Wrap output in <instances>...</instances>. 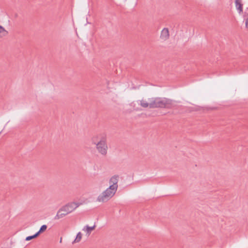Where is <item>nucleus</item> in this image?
<instances>
[{
  "label": "nucleus",
  "mask_w": 248,
  "mask_h": 248,
  "mask_svg": "<svg viewBox=\"0 0 248 248\" xmlns=\"http://www.w3.org/2000/svg\"><path fill=\"white\" fill-rule=\"evenodd\" d=\"M119 178L118 175H114L110 178L109 181V186L98 196L96 200L97 202H106L114 195L118 187Z\"/></svg>",
  "instance_id": "nucleus-1"
},
{
  "label": "nucleus",
  "mask_w": 248,
  "mask_h": 248,
  "mask_svg": "<svg viewBox=\"0 0 248 248\" xmlns=\"http://www.w3.org/2000/svg\"><path fill=\"white\" fill-rule=\"evenodd\" d=\"M150 108H171L174 107L173 101L167 98L152 97L150 98Z\"/></svg>",
  "instance_id": "nucleus-2"
},
{
  "label": "nucleus",
  "mask_w": 248,
  "mask_h": 248,
  "mask_svg": "<svg viewBox=\"0 0 248 248\" xmlns=\"http://www.w3.org/2000/svg\"><path fill=\"white\" fill-rule=\"evenodd\" d=\"M93 143L95 144L96 150L99 153L104 156L107 154L108 147L107 143L106 136H102L99 141Z\"/></svg>",
  "instance_id": "nucleus-3"
},
{
  "label": "nucleus",
  "mask_w": 248,
  "mask_h": 248,
  "mask_svg": "<svg viewBox=\"0 0 248 248\" xmlns=\"http://www.w3.org/2000/svg\"><path fill=\"white\" fill-rule=\"evenodd\" d=\"M80 202H70L62 206L60 208L61 211H64L68 214L74 211L77 208L81 205Z\"/></svg>",
  "instance_id": "nucleus-4"
},
{
  "label": "nucleus",
  "mask_w": 248,
  "mask_h": 248,
  "mask_svg": "<svg viewBox=\"0 0 248 248\" xmlns=\"http://www.w3.org/2000/svg\"><path fill=\"white\" fill-rule=\"evenodd\" d=\"M170 36L169 31L168 28H164L160 34V38L164 41H166L169 39Z\"/></svg>",
  "instance_id": "nucleus-5"
},
{
  "label": "nucleus",
  "mask_w": 248,
  "mask_h": 248,
  "mask_svg": "<svg viewBox=\"0 0 248 248\" xmlns=\"http://www.w3.org/2000/svg\"><path fill=\"white\" fill-rule=\"evenodd\" d=\"M68 214L67 212H64V211H61L60 208L57 212L56 215L55 216L54 219L55 220H58L60 218H62L68 215Z\"/></svg>",
  "instance_id": "nucleus-6"
},
{
  "label": "nucleus",
  "mask_w": 248,
  "mask_h": 248,
  "mask_svg": "<svg viewBox=\"0 0 248 248\" xmlns=\"http://www.w3.org/2000/svg\"><path fill=\"white\" fill-rule=\"evenodd\" d=\"M235 7L239 14L243 11V4L241 3V0H235Z\"/></svg>",
  "instance_id": "nucleus-7"
},
{
  "label": "nucleus",
  "mask_w": 248,
  "mask_h": 248,
  "mask_svg": "<svg viewBox=\"0 0 248 248\" xmlns=\"http://www.w3.org/2000/svg\"><path fill=\"white\" fill-rule=\"evenodd\" d=\"M150 98H149L148 99V101H146L145 100H144V99H142L141 100H140V106H141L142 107L144 108H147L148 107H149V108H150Z\"/></svg>",
  "instance_id": "nucleus-8"
},
{
  "label": "nucleus",
  "mask_w": 248,
  "mask_h": 248,
  "mask_svg": "<svg viewBox=\"0 0 248 248\" xmlns=\"http://www.w3.org/2000/svg\"><path fill=\"white\" fill-rule=\"evenodd\" d=\"M8 31L0 25V38L7 35Z\"/></svg>",
  "instance_id": "nucleus-9"
},
{
  "label": "nucleus",
  "mask_w": 248,
  "mask_h": 248,
  "mask_svg": "<svg viewBox=\"0 0 248 248\" xmlns=\"http://www.w3.org/2000/svg\"><path fill=\"white\" fill-rule=\"evenodd\" d=\"M82 234L80 232L78 233L77 236L74 241L72 242L73 244L79 242L82 238Z\"/></svg>",
  "instance_id": "nucleus-10"
},
{
  "label": "nucleus",
  "mask_w": 248,
  "mask_h": 248,
  "mask_svg": "<svg viewBox=\"0 0 248 248\" xmlns=\"http://www.w3.org/2000/svg\"><path fill=\"white\" fill-rule=\"evenodd\" d=\"M46 229L47 226L46 225H43L41 227L39 231L37 232L36 233L39 236L40 233L44 232L46 230Z\"/></svg>",
  "instance_id": "nucleus-11"
},
{
  "label": "nucleus",
  "mask_w": 248,
  "mask_h": 248,
  "mask_svg": "<svg viewBox=\"0 0 248 248\" xmlns=\"http://www.w3.org/2000/svg\"><path fill=\"white\" fill-rule=\"evenodd\" d=\"M95 227V225H94L92 227H89L88 225H87L86 226L87 233H88L89 234H90L91 233L92 231H93Z\"/></svg>",
  "instance_id": "nucleus-12"
},
{
  "label": "nucleus",
  "mask_w": 248,
  "mask_h": 248,
  "mask_svg": "<svg viewBox=\"0 0 248 248\" xmlns=\"http://www.w3.org/2000/svg\"><path fill=\"white\" fill-rule=\"evenodd\" d=\"M38 236V235L37 234V233H36L33 235L27 236L25 240L26 241H30L32 239L36 238Z\"/></svg>",
  "instance_id": "nucleus-13"
},
{
  "label": "nucleus",
  "mask_w": 248,
  "mask_h": 248,
  "mask_svg": "<svg viewBox=\"0 0 248 248\" xmlns=\"http://www.w3.org/2000/svg\"><path fill=\"white\" fill-rule=\"evenodd\" d=\"M246 27L248 29V14L247 15V18L246 19Z\"/></svg>",
  "instance_id": "nucleus-14"
},
{
  "label": "nucleus",
  "mask_w": 248,
  "mask_h": 248,
  "mask_svg": "<svg viewBox=\"0 0 248 248\" xmlns=\"http://www.w3.org/2000/svg\"><path fill=\"white\" fill-rule=\"evenodd\" d=\"M62 238H61V239H60V243H62Z\"/></svg>",
  "instance_id": "nucleus-15"
}]
</instances>
